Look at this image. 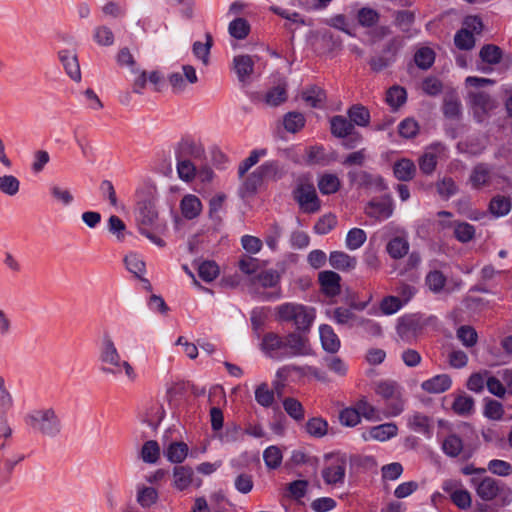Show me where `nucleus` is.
Returning <instances> with one entry per match:
<instances>
[{"mask_svg":"<svg viewBox=\"0 0 512 512\" xmlns=\"http://www.w3.org/2000/svg\"><path fill=\"white\" fill-rule=\"evenodd\" d=\"M126 269L138 278L146 273V264L143 257L136 252H129L124 257Z\"/></svg>","mask_w":512,"mask_h":512,"instance_id":"nucleus-30","label":"nucleus"},{"mask_svg":"<svg viewBox=\"0 0 512 512\" xmlns=\"http://www.w3.org/2000/svg\"><path fill=\"white\" fill-rule=\"evenodd\" d=\"M330 124L332 134L339 138H343L351 134L354 128L350 120H347L343 116H334L331 119Z\"/></svg>","mask_w":512,"mask_h":512,"instance_id":"nucleus-38","label":"nucleus"},{"mask_svg":"<svg viewBox=\"0 0 512 512\" xmlns=\"http://www.w3.org/2000/svg\"><path fill=\"white\" fill-rule=\"evenodd\" d=\"M283 408L285 412L295 421H302L305 417L302 404L295 398H285L283 400Z\"/></svg>","mask_w":512,"mask_h":512,"instance_id":"nucleus-48","label":"nucleus"},{"mask_svg":"<svg viewBox=\"0 0 512 512\" xmlns=\"http://www.w3.org/2000/svg\"><path fill=\"white\" fill-rule=\"evenodd\" d=\"M287 99L285 85H277L271 88L265 95V102L269 106H278Z\"/></svg>","mask_w":512,"mask_h":512,"instance_id":"nucleus-55","label":"nucleus"},{"mask_svg":"<svg viewBox=\"0 0 512 512\" xmlns=\"http://www.w3.org/2000/svg\"><path fill=\"white\" fill-rule=\"evenodd\" d=\"M275 320L291 324L295 331L304 335L309 332L316 318V309L298 302H285L275 307Z\"/></svg>","mask_w":512,"mask_h":512,"instance_id":"nucleus-2","label":"nucleus"},{"mask_svg":"<svg viewBox=\"0 0 512 512\" xmlns=\"http://www.w3.org/2000/svg\"><path fill=\"white\" fill-rule=\"evenodd\" d=\"M305 103L311 107L319 108L323 106L325 100V92L317 87L313 86L305 90L302 94Z\"/></svg>","mask_w":512,"mask_h":512,"instance_id":"nucleus-46","label":"nucleus"},{"mask_svg":"<svg viewBox=\"0 0 512 512\" xmlns=\"http://www.w3.org/2000/svg\"><path fill=\"white\" fill-rule=\"evenodd\" d=\"M348 177L350 182L358 187H370L377 185L381 180L366 171H350L348 173Z\"/></svg>","mask_w":512,"mask_h":512,"instance_id":"nucleus-40","label":"nucleus"},{"mask_svg":"<svg viewBox=\"0 0 512 512\" xmlns=\"http://www.w3.org/2000/svg\"><path fill=\"white\" fill-rule=\"evenodd\" d=\"M452 385L451 377L448 374H438L421 383V388L430 394L444 393Z\"/></svg>","mask_w":512,"mask_h":512,"instance_id":"nucleus-23","label":"nucleus"},{"mask_svg":"<svg viewBox=\"0 0 512 512\" xmlns=\"http://www.w3.org/2000/svg\"><path fill=\"white\" fill-rule=\"evenodd\" d=\"M446 280V276L441 271L434 269L426 275L425 284L431 292L438 294L444 291Z\"/></svg>","mask_w":512,"mask_h":512,"instance_id":"nucleus-37","label":"nucleus"},{"mask_svg":"<svg viewBox=\"0 0 512 512\" xmlns=\"http://www.w3.org/2000/svg\"><path fill=\"white\" fill-rule=\"evenodd\" d=\"M348 115L350 122L357 126L365 127L369 124L370 114L369 111L363 106H353L349 109Z\"/></svg>","mask_w":512,"mask_h":512,"instance_id":"nucleus-52","label":"nucleus"},{"mask_svg":"<svg viewBox=\"0 0 512 512\" xmlns=\"http://www.w3.org/2000/svg\"><path fill=\"white\" fill-rule=\"evenodd\" d=\"M469 97L474 116L479 122L484 121L490 111L496 107L495 101L486 93L471 92Z\"/></svg>","mask_w":512,"mask_h":512,"instance_id":"nucleus-12","label":"nucleus"},{"mask_svg":"<svg viewBox=\"0 0 512 512\" xmlns=\"http://www.w3.org/2000/svg\"><path fill=\"white\" fill-rule=\"evenodd\" d=\"M260 348L267 357L278 361L312 354L309 339L297 332L286 336L268 332L263 336Z\"/></svg>","mask_w":512,"mask_h":512,"instance_id":"nucleus-1","label":"nucleus"},{"mask_svg":"<svg viewBox=\"0 0 512 512\" xmlns=\"http://www.w3.org/2000/svg\"><path fill=\"white\" fill-rule=\"evenodd\" d=\"M375 393L385 402L383 415L387 418L400 415L404 411L403 389L393 381H381L375 386Z\"/></svg>","mask_w":512,"mask_h":512,"instance_id":"nucleus-4","label":"nucleus"},{"mask_svg":"<svg viewBox=\"0 0 512 512\" xmlns=\"http://www.w3.org/2000/svg\"><path fill=\"white\" fill-rule=\"evenodd\" d=\"M452 408L453 411L458 415H470L474 410V400L470 396L460 395L455 399Z\"/></svg>","mask_w":512,"mask_h":512,"instance_id":"nucleus-51","label":"nucleus"},{"mask_svg":"<svg viewBox=\"0 0 512 512\" xmlns=\"http://www.w3.org/2000/svg\"><path fill=\"white\" fill-rule=\"evenodd\" d=\"M444 147L440 144L433 145L428 148L425 153L419 159L420 170L424 174H431L436 168L437 161L442 155Z\"/></svg>","mask_w":512,"mask_h":512,"instance_id":"nucleus-22","label":"nucleus"},{"mask_svg":"<svg viewBox=\"0 0 512 512\" xmlns=\"http://www.w3.org/2000/svg\"><path fill=\"white\" fill-rule=\"evenodd\" d=\"M192 483V469L188 466H175L173 469V486L178 490L187 489Z\"/></svg>","mask_w":512,"mask_h":512,"instance_id":"nucleus-32","label":"nucleus"},{"mask_svg":"<svg viewBox=\"0 0 512 512\" xmlns=\"http://www.w3.org/2000/svg\"><path fill=\"white\" fill-rule=\"evenodd\" d=\"M463 450V441L456 434H450L442 442V451L449 457H457Z\"/></svg>","mask_w":512,"mask_h":512,"instance_id":"nucleus-42","label":"nucleus"},{"mask_svg":"<svg viewBox=\"0 0 512 512\" xmlns=\"http://www.w3.org/2000/svg\"><path fill=\"white\" fill-rule=\"evenodd\" d=\"M282 459V452L277 446H269L263 452V460L268 469H277L281 465Z\"/></svg>","mask_w":512,"mask_h":512,"instance_id":"nucleus-49","label":"nucleus"},{"mask_svg":"<svg viewBox=\"0 0 512 512\" xmlns=\"http://www.w3.org/2000/svg\"><path fill=\"white\" fill-rule=\"evenodd\" d=\"M347 464L345 454L326 455L324 467L321 470L324 483L333 488L342 487L345 483Z\"/></svg>","mask_w":512,"mask_h":512,"instance_id":"nucleus-5","label":"nucleus"},{"mask_svg":"<svg viewBox=\"0 0 512 512\" xmlns=\"http://www.w3.org/2000/svg\"><path fill=\"white\" fill-rule=\"evenodd\" d=\"M102 12L110 18L119 19L126 16L127 7L125 3L110 0L104 4Z\"/></svg>","mask_w":512,"mask_h":512,"instance_id":"nucleus-53","label":"nucleus"},{"mask_svg":"<svg viewBox=\"0 0 512 512\" xmlns=\"http://www.w3.org/2000/svg\"><path fill=\"white\" fill-rule=\"evenodd\" d=\"M504 181L505 179L503 177L498 176L493 172L492 168L483 163L476 165L469 177V183L474 189H481L490 186L497 188L500 183Z\"/></svg>","mask_w":512,"mask_h":512,"instance_id":"nucleus-9","label":"nucleus"},{"mask_svg":"<svg viewBox=\"0 0 512 512\" xmlns=\"http://www.w3.org/2000/svg\"><path fill=\"white\" fill-rule=\"evenodd\" d=\"M488 376V371L473 373L467 381V388L475 393H481L487 383Z\"/></svg>","mask_w":512,"mask_h":512,"instance_id":"nucleus-64","label":"nucleus"},{"mask_svg":"<svg viewBox=\"0 0 512 512\" xmlns=\"http://www.w3.org/2000/svg\"><path fill=\"white\" fill-rule=\"evenodd\" d=\"M228 30L232 37L244 39L249 33L250 26L245 19L236 18L230 22Z\"/></svg>","mask_w":512,"mask_h":512,"instance_id":"nucleus-56","label":"nucleus"},{"mask_svg":"<svg viewBox=\"0 0 512 512\" xmlns=\"http://www.w3.org/2000/svg\"><path fill=\"white\" fill-rule=\"evenodd\" d=\"M293 196L299 208L304 213H316L321 208V201L317 195L314 184L309 181L299 180L293 190Z\"/></svg>","mask_w":512,"mask_h":512,"instance_id":"nucleus-7","label":"nucleus"},{"mask_svg":"<svg viewBox=\"0 0 512 512\" xmlns=\"http://www.w3.org/2000/svg\"><path fill=\"white\" fill-rule=\"evenodd\" d=\"M93 39L100 46H111L114 43V34L107 26H98L93 31Z\"/></svg>","mask_w":512,"mask_h":512,"instance_id":"nucleus-58","label":"nucleus"},{"mask_svg":"<svg viewBox=\"0 0 512 512\" xmlns=\"http://www.w3.org/2000/svg\"><path fill=\"white\" fill-rule=\"evenodd\" d=\"M165 417V410L158 402L150 403L144 413L141 415V420L152 428L158 427Z\"/></svg>","mask_w":512,"mask_h":512,"instance_id":"nucleus-26","label":"nucleus"},{"mask_svg":"<svg viewBox=\"0 0 512 512\" xmlns=\"http://www.w3.org/2000/svg\"><path fill=\"white\" fill-rule=\"evenodd\" d=\"M490 211L496 216H504L509 213L511 208V201L504 196H496L490 202Z\"/></svg>","mask_w":512,"mask_h":512,"instance_id":"nucleus-59","label":"nucleus"},{"mask_svg":"<svg viewBox=\"0 0 512 512\" xmlns=\"http://www.w3.org/2000/svg\"><path fill=\"white\" fill-rule=\"evenodd\" d=\"M472 485L478 497L484 501L495 499L501 491V482L492 477L473 478Z\"/></svg>","mask_w":512,"mask_h":512,"instance_id":"nucleus-13","label":"nucleus"},{"mask_svg":"<svg viewBox=\"0 0 512 512\" xmlns=\"http://www.w3.org/2000/svg\"><path fill=\"white\" fill-rule=\"evenodd\" d=\"M329 264L337 270L349 271L356 267L357 261L345 252L333 251L329 256Z\"/></svg>","mask_w":512,"mask_h":512,"instance_id":"nucleus-27","label":"nucleus"},{"mask_svg":"<svg viewBox=\"0 0 512 512\" xmlns=\"http://www.w3.org/2000/svg\"><path fill=\"white\" fill-rule=\"evenodd\" d=\"M397 334L405 342H410L416 338L422 329L420 319L416 315H406L398 320Z\"/></svg>","mask_w":512,"mask_h":512,"instance_id":"nucleus-14","label":"nucleus"},{"mask_svg":"<svg viewBox=\"0 0 512 512\" xmlns=\"http://www.w3.org/2000/svg\"><path fill=\"white\" fill-rule=\"evenodd\" d=\"M367 235L363 229L360 228H352L348 231L346 236V247L349 250H356L360 248L366 241Z\"/></svg>","mask_w":512,"mask_h":512,"instance_id":"nucleus-50","label":"nucleus"},{"mask_svg":"<svg viewBox=\"0 0 512 512\" xmlns=\"http://www.w3.org/2000/svg\"><path fill=\"white\" fill-rule=\"evenodd\" d=\"M318 278L324 294L330 297L340 294L341 277L339 274L334 271L327 270L320 272Z\"/></svg>","mask_w":512,"mask_h":512,"instance_id":"nucleus-21","label":"nucleus"},{"mask_svg":"<svg viewBox=\"0 0 512 512\" xmlns=\"http://www.w3.org/2000/svg\"><path fill=\"white\" fill-rule=\"evenodd\" d=\"M305 429L310 436L322 438L328 432V423L323 418L314 417L307 421Z\"/></svg>","mask_w":512,"mask_h":512,"instance_id":"nucleus-43","label":"nucleus"},{"mask_svg":"<svg viewBox=\"0 0 512 512\" xmlns=\"http://www.w3.org/2000/svg\"><path fill=\"white\" fill-rule=\"evenodd\" d=\"M233 70L237 75L239 82L246 86L251 81V75L254 72V62L249 55H238L233 58Z\"/></svg>","mask_w":512,"mask_h":512,"instance_id":"nucleus-15","label":"nucleus"},{"mask_svg":"<svg viewBox=\"0 0 512 512\" xmlns=\"http://www.w3.org/2000/svg\"><path fill=\"white\" fill-rule=\"evenodd\" d=\"M267 154L266 149L253 150L250 155L244 159L238 168V174L240 177L244 176L248 170L258 163L259 159Z\"/></svg>","mask_w":512,"mask_h":512,"instance_id":"nucleus-60","label":"nucleus"},{"mask_svg":"<svg viewBox=\"0 0 512 512\" xmlns=\"http://www.w3.org/2000/svg\"><path fill=\"white\" fill-rule=\"evenodd\" d=\"M393 171L398 180L409 181L414 177L416 167L413 161L403 158L394 164Z\"/></svg>","mask_w":512,"mask_h":512,"instance_id":"nucleus-35","label":"nucleus"},{"mask_svg":"<svg viewBox=\"0 0 512 512\" xmlns=\"http://www.w3.org/2000/svg\"><path fill=\"white\" fill-rule=\"evenodd\" d=\"M408 427L416 433L431 438L433 434V422L428 416L416 412L407 419Z\"/></svg>","mask_w":512,"mask_h":512,"instance_id":"nucleus-20","label":"nucleus"},{"mask_svg":"<svg viewBox=\"0 0 512 512\" xmlns=\"http://www.w3.org/2000/svg\"><path fill=\"white\" fill-rule=\"evenodd\" d=\"M135 222L138 230L145 228H162L158 221V211L152 199L138 201L134 212Z\"/></svg>","mask_w":512,"mask_h":512,"instance_id":"nucleus-8","label":"nucleus"},{"mask_svg":"<svg viewBox=\"0 0 512 512\" xmlns=\"http://www.w3.org/2000/svg\"><path fill=\"white\" fill-rule=\"evenodd\" d=\"M139 456L144 463L156 464L161 456V447L155 440L144 442L141 447Z\"/></svg>","mask_w":512,"mask_h":512,"instance_id":"nucleus-29","label":"nucleus"},{"mask_svg":"<svg viewBox=\"0 0 512 512\" xmlns=\"http://www.w3.org/2000/svg\"><path fill=\"white\" fill-rule=\"evenodd\" d=\"M386 251L393 259H401L408 254L409 242L405 236H396L386 245Z\"/></svg>","mask_w":512,"mask_h":512,"instance_id":"nucleus-28","label":"nucleus"},{"mask_svg":"<svg viewBox=\"0 0 512 512\" xmlns=\"http://www.w3.org/2000/svg\"><path fill=\"white\" fill-rule=\"evenodd\" d=\"M220 274V268L215 261L206 260L198 266V276L205 282H212Z\"/></svg>","mask_w":512,"mask_h":512,"instance_id":"nucleus-41","label":"nucleus"},{"mask_svg":"<svg viewBox=\"0 0 512 512\" xmlns=\"http://www.w3.org/2000/svg\"><path fill=\"white\" fill-rule=\"evenodd\" d=\"M407 99V92L401 86H393L386 93V102L392 109L402 106Z\"/></svg>","mask_w":512,"mask_h":512,"instance_id":"nucleus-45","label":"nucleus"},{"mask_svg":"<svg viewBox=\"0 0 512 512\" xmlns=\"http://www.w3.org/2000/svg\"><path fill=\"white\" fill-rule=\"evenodd\" d=\"M176 170L179 179L190 183L192 181V143L182 141L175 150Z\"/></svg>","mask_w":512,"mask_h":512,"instance_id":"nucleus-10","label":"nucleus"},{"mask_svg":"<svg viewBox=\"0 0 512 512\" xmlns=\"http://www.w3.org/2000/svg\"><path fill=\"white\" fill-rule=\"evenodd\" d=\"M282 174L278 161L269 160L260 165L243 183L245 194H252L266 180H275Z\"/></svg>","mask_w":512,"mask_h":512,"instance_id":"nucleus-6","label":"nucleus"},{"mask_svg":"<svg viewBox=\"0 0 512 512\" xmlns=\"http://www.w3.org/2000/svg\"><path fill=\"white\" fill-rule=\"evenodd\" d=\"M58 55L67 75L72 80L79 82L81 80V70L76 53L72 50L64 49L60 50Z\"/></svg>","mask_w":512,"mask_h":512,"instance_id":"nucleus-19","label":"nucleus"},{"mask_svg":"<svg viewBox=\"0 0 512 512\" xmlns=\"http://www.w3.org/2000/svg\"><path fill=\"white\" fill-rule=\"evenodd\" d=\"M181 217H174L175 229L178 233L184 235V220L190 221L192 219V195L183 197L180 203Z\"/></svg>","mask_w":512,"mask_h":512,"instance_id":"nucleus-31","label":"nucleus"},{"mask_svg":"<svg viewBox=\"0 0 512 512\" xmlns=\"http://www.w3.org/2000/svg\"><path fill=\"white\" fill-rule=\"evenodd\" d=\"M280 281L279 274L274 270H267L259 273L255 278V283L264 288H273L278 285Z\"/></svg>","mask_w":512,"mask_h":512,"instance_id":"nucleus-63","label":"nucleus"},{"mask_svg":"<svg viewBox=\"0 0 512 512\" xmlns=\"http://www.w3.org/2000/svg\"><path fill=\"white\" fill-rule=\"evenodd\" d=\"M332 319L340 325L353 326L356 322L355 314L347 308L339 307L333 311Z\"/></svg>","mask_w":512,"mask_h":512,"instance_id":"nucleus-62","label":"nucleus"},{"mask_svg":"<svg viewBox=\"0 0 512 512\" xmlns=\"http://www.w3.org/2000/svg\"><path fill=\"white\" fill-rule=\"evenodd\" d=\"M398 433V428L394 423H384L371 427L367 432L362 434L365 441L376 440L380 442L387 441L395 437Z\"/></svg>","mask_w":512,"mask_h":512,"instance_id":"nucleus-17","label":"nucleus"},{"mask_svg":"<svg viewBox=\"0 0 512 512\" xmlns=\"http://www.w3.org/2000/svg\"><path fill=\"white\" fill-rule=\"evenodd\" d=\"M502 57L501 49L492 44L485 45L480 50V58L488 64H497Z\"/></svg>","mask_w":512,"mask_h":512,"instance_id":"nucleus-57","label":"nucleus"},{"mask_svg":"<svg viewBox=\"0 0 512 512\" xmlns=\"http://www.w3.org/2000/svg\"><path fill=\"white\" fill-rule=\"evenodd\" d=\"M25 424L34 432L55 437L61 431V421L51 407L34 408L24 417Z\"/></svg>","mask_w":512,"mask_h":512,"instance_id":"nucleus-3","label":"nucleus"},{"mask_svg":"<svg viewBox=\"0 0 512 512\" xmlns=\"http://www.w3.org/2000/svg\"><path fill=\"white\" fill-rule=\"evenodd\" d=\"M318 188L323 195L336 193L341 186L339 177L333 173H324L318 179Z\"/></svg>","mask_w":512,"mask_h":512,"instance_id":"nucleus-34","label":"nucleus"},{"mask_svg":"<svg viewBox=\"0 0 512 512\" xmlns=\"http://www.w3.org/2000/svg\"><path fill=\"white\" fill-rule=\"evenodd\" d=\"M415 64L423 70L430 68L435 61V52L430 47L419 48L414 55Z\"/></svg>","mask_w":512,"mask_h":512,"instance_id":"nucleus-44","label":"nucleus"},{"mask_svg":"<svg viewBox=\"0 0 512 512\" xmlns=\"http://www.w3.org/2000/svg\"><path fill=\"white\" fill-rule=\"evenodd\" d=\"M355 408L358 411L360 418L362 416L368 421H380L382 419L383 412L379 411L374 405L369 403L365 397L356 402Z\"/></svg>","mask_w":512,"mask_h":512,"instance_id":"nucleus-33","label":"nucleus"},{"mask_svg":"<svg viewBox=\"0 0 512 512\" xmlns=\"http://www.w3.org/2000/svg\"><path fill=\"white\" fill-rule=\"evenodd\" d=\"M255 400L260 406L269 408L275 401L274 391L269 388L267 383H262L255 389Z\"/></svg>","mask_w":512,"mask_h":512,"instance_id":"nucleus-47","label":"nucleus"},{"mask_svg":"<svg viewBox=\"0 0 512 512\" xmlns=\"http://www.w3.org/2000/svg\"><path fill=\"white\" fill-rule=\"evenodd\" d=\"M319 334L322 347L325 351L336 353L340 348V340L333 328L327 324L319 327Z\"/></svg>","mask_w":512,"mask_h":512,"instance_id":"nucleus-25","label":"nucleus"},{"mask_svg":"<svg viewBox=\"0 0 512 512\" xmlns=\"http://www.w3.org/2000/svg\"><path fill=\"white\" fill-rule=\"evenodd\" d=\"M158 499V492L153 487H148L143 484L137 485V502L143 508H149L156 503Z\"/></svg>","mask_w":512,"mask_h":512,"instance_id":"nucleus-36","label":"nucleus"},{"mask_svg":"<svg viewBox=\"0 0 512 512\" xmlns=\"http://www.w3.org/2000/svg\"><path fill=\"white\" fill-rule=\"evenodd\" d=\"M20 189V181L13 175L0 176V191L7 196H15Z\"/></svg>","mask_w":512,"mask_h":512,"instance_id":"nucleus-54","label":"nucleus"},{"mask_svg":"<svg viewBox=\"0 0 512 512\" xmlns=\"http://www.w3.org/2000/svg\"><path fill=\"white\" fill-rule=\"evenodd\" d=\"M50 194L53 199L60 205L68 207L74 202V195L70 189L62 187L58 184L50 186Z\"/></svg>","mask_w":512,"mask_h":512,"instance_id":"nucleus-39","label":"nucleus"},{"mask_svg":"<svg viewBox=\"0 0 512 512\" xmlns=\"http://www.w3.org/2000/svg\"><path fill=\"white\" fill-rule=\"evenodd\" d=\"M188 82H192V66L190 65H182L180 71L169 75V83L176 93L182 92Z\"/></svg>","mask_w":512,"mask_h":512,"instance_id":"nucleus-24","label":"nucleus"},{"mask_svg":"<svg viewBox=\"0 0 512 512\" xmlns=\"http://www.w3.org/2000/svg\"><path fill=\"white\" fill-rule=\"evenodd\" d=\"M366 214L379 221L388 219L393 214V204L390 198L372 200L366 206Z\"/></svg>","mask_w":512,"mask_h":512,"instance_id":"nucleus-18","label":"nucleus"},{"mask_svg":"<svg viewBox=\"0 0 512 512\" xmlns=\"http://www.w3.org/2000/svg\"><path fill=\"white\" fill-rule=\"evenodd\" d=\"M454 43L457 48L462 50H470L475 45L473 33L468 29H461L454 37Z\"/></svg>","mask_w":512,"mask_h":512,"instance_id":"nucleus-61","label":"nucleus"},{"mask_svg":"<svg viewBox=\"0 0 512 512\" xmlns=\"http://www.w3.org/2000/svg\"><path fill=\"white\" fill-rule=\"evenodd\" d=\"M99 359L104 365H117L122 360L120 353L109 334H105L102 337Z\"/></svg>","mask_w":512,"mask_h":512,"instance_id":"nucleus-16","label":"nucleus"},{"mask_svg":"<svg viewBox=\"0 0 512 512\" xmlns=\"http://www.w3.org/2000/svg\"><path fill=\"white\" fill-rule=\"evenodd\" d=\"M170 431H165L162 436L163 454L167 461L173 464H181L188 456V445L178 439L168 437Z\"/></svg>","mask_w":512,"mask_h":512,"instance_id":"nucleus-11","label":"nucleus"}]
</instances>
